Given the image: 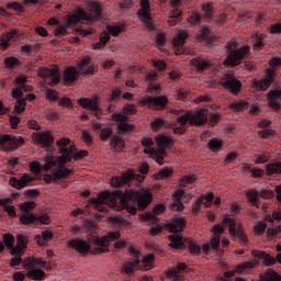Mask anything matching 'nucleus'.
I'll return each instance as SVG.
<instances>
[{
	"mask_svg": "<svg viewBox=\"0 0 281 281\" xmlns=\"http://www.w3.org/2000/svg\"><path fill=\"white\" fill-rule=\"evenodd\" d=\"M20 223L22 225H34V223H41V225H49V223H52V218L46 213L25 214L20 215Z\"/></svg>",
	"mask_w": 281,
	"mask_h": 281,
	"instance_id": "nucleus-15",
	"label": "nucleus"
},
{
	"mask_svg": "<svg viewBox=\"0 0 281 281\" xmlns=\"http://www.w3.org/2000/svg\"><path fill=\"white\" fill-rule=\"evenodd\" d=\"M77 102L81 109H88V111H91L95 117L102 115V108H100V99L98 97H93L92 99L80 98Z\"/></svg>",
	"mask_w": 281,
	"mask_h": 281,
	"instance_id": "nucleus-17",
	"label": "nucleus"
},
{
	"mask_svg": "<svg viewBox=\"0 0 281 281\" xmlns=\"http://www.w3.org/2000/svg\"><path fill=\"white\" fill-rule=\"evenodd\" d=\"M186 227V217H175L171 222L167 223V229L171 234H179Z\"/></svg>",
	"mask_w": 281,
	"mask_h": 281,
	"instance_id": "nucleus-29",
	"label": "nucleus"
},
{
	"mask_svg": "<svg viewBox=\"0 0 281 281\" xmlns=\"http://www.w3.org/2000/svg\"><path fill=\"white\" fill-rule=\"evenodd\" d=\"M19 36V31L16 29H12L10 32L4 33L0 36V47L5 50L10 47V42L12 38H16Z\"/></svg>",
	"mask_w": 281,
	"mask_h": 281,
	"instance_id": "nucleus-33",
	"label": "nucleus"
},
{
	"mask_svg": "<svg viewBox=\"0 0 281 281\" xmlns=\"http://www.w3.org/2000/svg\"><path fill=\"white\" fill-rule=\"evenodd\" d=\"M60 139H66L68 142L64 145V148H66L67 150H70V160L74 159L75 161H80V159H85V157L89 156V151L87 150H80L75 153L76 147L74 145L69 146V144H71V139L69 138H60Z\"/></svg>",
	"mask_w": 281,
	"mask_h": 281,
	"instance_id": "nucleus-27",
	"label": "nucleus"
},
{
	"mask_svg": "<svg viewBox=\"0 0 281 281\" xmlns=\"http://www.w3.org/2000/svg\"><path fill=\"white\" fill-rule=\"evenodd\" d=\"M120 232H110L108 236L94 237L92 240H90L92 245H95V247L92 248L91 254L93 256H99V254H108L109 243H111V240H120Z\"/></svg>",
	"mask_w": 281,
	"mask_h": 281,
	"instance_id": "nucleus-9",
	"label": "nucleus"
},
{
	"mask_svg": "<svg viewBox=\"0 0 281 281\" xmlns=\"http://www.w3.org/2000/svg\"><path fill=\"white\" fill-rule=\"evenodd\" d=\"M209 148L212 150V153H218L221 151V148H223V140L218 138H212L209 142Z\"/></svg>",
	"mask_w": 281,
	"mask_h": 281,
	"instance_id": "nucleus-51",
	"label": "nucleus"
},
{
	"mask_svg": "<svg viewBox=\"0 0 281 281\" xmlns=\"http://www.w3.org/2000/svg\"><path fill=\"white\" fill-rule=\"evenodd\" d=\"M269 221H270V223H276V221H277V223H281V210L276 209L272 212L271 216H269Z\"/></svg>",
	"mask_w": 281,
	"mask_h": 281,
	"instance_id": "nucleus-61",
	"label": "nucleus"
},
{
	"mask_svg": "<svg viewBox=\"0 0 281 281\" xmlns=\"http://www.w3.org/2000/svg\"><path fill=\"white\" fill-rule=\"evenodd\" d=\"M186 269H188V265L183 262H178L177 268L168 269L166 276L167 278H169V280L181 281L183 280V277L179 274V271H186Z\"/></svg>",
	"mask_w": 281,
	"mask_h": 281,
	"instance_id": "nucleus-30",
	"label": "nucleus"
},
{
	"mask_svg": "<svg viewBox=\"0 0 281 281\" xmlns=\"http://www.w3.org/2000/svg\"><path fill=\"white\" fill-rule=\"evenodd\" d=\"M266 175L273 177V175H281V161L269 162L266 165Z\"/></svg>",
	"mask_w": 281,
	"mask_h": 281,
	"instance_id": "nucleus-39",
	"label": "nucleus"
},
{
	"mask_svg": "<svg viewBox=\"0 0 281 281\" xmlns=\"http://www.w3.org/2000/svg\"><path fill=\"white\" fill-rule=\"evenodd\" d=\"M191 63L198 69V71H205V69H207L209 67L212 66V64H210V61H207L201 57L193 58L191 60Z\"/></svg>",
	"mask_w": 281,
	"mask_h": 281,
	"instance_id": "nucleus-41",
	"label": "nucleus"
},
{
	"mask_svg": "<svg viewBox=\"0 0 281 281\" xmlns=\"http://www.w3.org/2000/svg\"><path fill=\"white\" fill-rule=\"evenodd\" d=\"M168 113L177 117L172 126L176 135H184L190 126H203L207 124V112L203 109L190 110L187 113L183 109H171Z\"/></svg>",
	"mask_w": 281,
	"mask_h": 281,
	"instance_id": "nucleus-2",
	"label": "nucleus"
},
{
	"mask_svg": "<svg viewBox=\"0 0 281 281\" xmlns=\"http://www.w3.org/2000/svg\"><path fill=\"white\" fill-rule=\"evenodd\" d=\"M67 139L57 140L56 145L59 148V157H57V169L52 170V175L45 173V183H53V181H60V179H67L70 175H74V170L65 167L66 164H71V150L65 148V144H68Z\"/></svg>",
	"mask_w": 281,
	"mask_h": 281,
	"instance_id": "nucleus-3",
	"label": "nucleus"
},
{
	"mask_svg": "<svg viewBox=\"0 0 281 281\" xmlns=\"http://www.w3.org/2000/svg\"><path fill=\"white\" fill-rule=\"evenodd\" d=\"M25 144V139L23 137H15L10 134L0 135V146L1 150L4 153H12V150H16L20 146Z\"/></svg>",
	"mask_w": 281,
	"mask_h": 281,
	"instance_id": "nucleus-13",
	"label": "nucleus"
},
{
	"mask_svg": "<svg viewBox=\"0 0 281 281\" xmlns=\"http://www.w3.org/2000/svg\"><path fill=\"white\" fill-rule=\"evenodd\" d=\"M169 103L170 100L166 95H146L139 101L140 106H148L153 111H165Z\"/></svg>",
	"mask_w": 281,
	"mask_h": 281,
	"instance_id": "nucleus-11",
	"label": "nucleus"
},
{
	"mask_svg": "<svg viewBox=\"0 0 281 281\" xmlns=\"http://www.w3.org/2000/svg\"><path fill=\"white\" fill-rule=\"evenodd\" d=\"M8 203H10V199H0V205H3L4 212L14 218V216H16V209L14 205H8Z\"/></svg>",
	"mask_w": 281,
	"mask_h": 281,
	"instance_id": "nucleus-46",
	"label": "nucleus"
},
{
	"mask_svg": "<svg viewBox=\"0 0 281 281\" xmlns=\"http://www.w3.org/2000/svg\"><path fill=\"white\" fill-rule=\"evenodd\" d=\"M20 207L23 212L21 214V216H25V214H36V213H32V210H34V207H36V202L26 201V202L22 203Z\"/></svg>",
	"mask_w": 281,
	"mask_h": 281,
	"instance_id": "nucleus-48",
	"label": "nucleus"
},
{
	"mask_svg": "<svg viewBox=\"0 0 281 281\" xmlns=\"http://www.w3.org/2000/svg\"><path fill=\"white\" fill-rule=\"evenodd\" d=\"M102 19V5L99 2H90L85 9H77L74 14L68 16L67 24L74 27L80 21H100Z\"/></svg>",
	"mask_w": 281,
	"mask_h": 281,
	"instance_id": "nucleus-4",
	"label": "nucleus"
},
{
	"mask_svg": "<svg viewBox=\"0 0 281 281\" xmlns=\"http://www.w3.org/2000/svg\"><path fill=\"white\" fill-rule=\"evenodd\" d=\"M261 281H281V276L276 271H270L266 276L261 277Z\"/></svg>",
	"mask_w": 281,
	"mask_h": 281,
	"instance_id": "nucleus-55",
	"label": "nucleus"
},
{
	"mask_svg": "<svg viewBox=\"0 0 281 281\" xmlns=\"http://www.w3.org/2000/svg\"><path fill=\"white\" fill-rule=\"evenodd\" d=\"M13 82L14 85H20L24 92L32 91V86L27 85V77L23 75L18 76Z\"/></svg>",
	"mask_w": 281,
	"mask_h": 281,
	"instance_id": "nucleus-45",
	"label": "nucleus"
},
{
	"mask_svg": "<svg viewBox=\"0 0 281 281\" xmlns=\"http://www.w3.org/2000/svg\"><path fill=\"white\" fill-rule=\"evenodd\" d=\"M91 63V58L86 57L79 63V71L82 76H93L98 71V66L89 64Z\"/></svg>",
	"mask_w": 281,
	"mask_h": 281,
	"instance_id": "nucleus-28",
	"label": "nucleus"
},
{
	"mask_svg": "<svg viewBox=\"0 0 281 281\" xmlns=\"http://www.w3.org/2000/svg\"><path fill=\"white\" fill-rule=\"evenodd\" d=\"M68 247H70V249H74L78 254H81V256H87L89 252L91 254L93 251V248H91V244L80 238L70 239L68 241Z\"/></svg>",
	"mask_w": 281,
	"mask_h": 281,
	"instance_id": "nucleus-21",
	"label": "nucleus"
},
{
	"mask_svg": "<svg viewBox=\"0 0 281 281\" xmlns=\"http://www.w3.org/2000/svg\"><path fill=\"white\" fill-rule=\"evenodd\" d=\"M169 247L172 249H186L187 243L189 251L192 254V256H199V254H201V246L196 245L194 241L183 238L182 236L171 235L169 236Z\"/></svg>",
	"mask_w": 281,
	"mask_h": 281,
	"instance_id": "nucleus-10",
	"label": "nucleus"
},
{
	"mask_svg": "<svg viewBox=\"0 0 281 281\" xmlns=\"http://www.w3.org/2000/svg\"><path fill=\"white\" fill-rule=\"evenodd\" d=\"M267 234H268L269 238H276V236H278V234H281V225L276 226V227H269L267 229Z\"/></svg>",
	"mask_w": 281,
	"mask_h": 281,
	"instance_id": "nucleus-62",
	"label": "nucleus"
},
{
	"mask_svg": "<svg viewBox=\"0 0 281 281\" xmlns=\"http://www.w3.org/2000/svg\"><path fill=\"white\" fill-rule=\"evenodd\" d=\"M220 85L227 89L229 93L233 95H238L240 93V89H243V83L238 80L234 75L226 74L220 79Z\"/></svg>",
	"mask_w": 281,
	"mask_h": 281,
	"instance_id": "nucleus-14",
	"label": "nucleus"
},
{
	"mask_svg": "<svg viewBox=\"0 0 281 281\" xmlns=\"http://www.w3.org/2000/svg\"><path fill=\"white\" fill-rule=\"evenodd\" d=\"M3 243L8 249H12V247H14V236L11 234H4Z\"/></svg>",
	"mask_w": 281,
	"mask_h": 281,
	"instance_id": "nucleus-59",
	"label": "nucleus"
},
{
	"mask_svg": "<svg viewBox=\"0 0 281 281\" xmlns=\"http://www.w3.org/2000/svg\"><path fill=\"white\" fill-rule=\"evenodd\" d=\"M149 203H153V192L148 189L126 190L124 193L103 191L89 200V205L97 212L106 214L109 210L105 205H110L117 211L126 210L133 216L137 214V210H146Z\"/></svg>",
	"mask_w": 281,
	"mask_h": 281,
	"instance_id": "nucleus-1",
	"label": "nucleus"
},
{
	"mask_svg": "<svg viewBox=\"0 0 281 281\" xmlns=\"http://www.w3.org/2000/svg\"><path fill=\"white\" fill-rule=\"evenodd\" d=\"M80 74L78 72V68L76 67H68L64 72V80L65 82H76Z\"/></svg>",
	"mask_w": 281,
	"mask_h": 281,
	"instance_id": "nucleus-38",
	"label": "nucleus"
},
{
	"mask_svg": "<svg viewBox=\"0 0 281 281\" xmlns=\"http://www.w3.org/2000/svg\"><path fill=\"white\" fill-rule=\"evenodd\" d=\"M122 101V89L121 88H114L110 91V102H114L117 104V102Z\"/></svg>",
	"mask_w": 281,
	"mask_h": 281,
	"instance_id": "nucleus-50",
	"label": "nucleus"
},
{
	"mask_svg": "<svg viewBox=\"0 0 281 281\" xmlns=\"http://www.w3.org/2000/svg\"><path fill=\"white\" fill-rule=\"evenodd\" d=\"M3 64L7 69H16V67H21V59L16 57H7L3 59Z\"/></svg>",
	"mask_w": 281,
	"mask_h": 281,
	"instance_id": "nucleus-44",
	"label": "nucleus"
},
{
	"mask_svg": "<svg viewBox=\"0 0 281 281\" xmlns=\"http://www.w3.org/2000/svg\"><path fill=\"white\" fill-rule=\"evenodd\" d=\"M173 173L175 171H172V169L164 168L158 171L157 179H170V177H172Z\"/></svg>",
	"mask_w": 281,
	"mask_h": 281,
	"instance_id": "nucleus-54",
	"label": "nucleus"
},
{
	"mask_svg": "<svg viewBox=\"0 0 281 281\" xmlns=\"http://www.w3.org/2000/svg\"><path fill=\"white\" fill-rule=\"evenodd\" d=\"M213 237L211 238V244H204L202 249L210 251V249H218L221 245V236L225 234V227L221 224H216L213 229Z\"/></svg>",
	"mask_w": 281,
	"mask_h": 281,
	"instance_id": "nucleus-19",
	"label": "nucleus"
},
{
	"mask_svg": "<svg viewBox=\"0 0 281 281\" xmlns=\"http://www.w3.org/2000/svg\"><path fill=\"white\" fill-rule=\"evenodd\" d=\"M188 38L187 32H179L173 38V47L178 48V54H183V45H186V40Z\"/></svg>",
	"mask_w": 281,
	"mask_h": 281,
	"instance_id": "nucleus-37",
	"label": "nucleus"
},
{
	"mask_svg": "<svg viewBox=\"0 0 281 281\" xmlns=\"http://www.w3.org/2000/svg\"><path fill=\"white\" fill-rule=\"evenodd\" d=\"M52 238H54V233L49 231L42 232V236L41 235L35 236V240H37V245H40L41 247L45 246V240L49 241L52 240Z\"/></svg>",
	"mask_w": 281,
	"mask_h": 281,
	"instance_id": "nucleus-43",
	"label": "nucleus"
},
{
	"mask_svg": "<svg viewBox=\"0 0 281 281\" xmlns=\"http://www.w3.org/2000/svg\"><path fill=\"white\" fill-rule=\"evenodd\" d=\"M135 179V172L127 171L121 178H113L112 183L114 188H122V186H126V183H131Z\"/></svg>",
	"mask_w": 281,
	"mask_h": 281,
	"instance_id": "nucleus-34",
	"label": "nucleus"
},
{
	"mask_svg": "<svg viewBox=\"0 0 281 281\" xmlns=\"http://www.w3.org/2000/svg\"><path fill=\"white\" fill-rule=\"evenodd\" d=\"M222 223L228 227L229 236L235 243H240V245H247V235L245 234V229H243V225L236 223V220L229 217V215H225L223 217Z\"/></svg>",
	"mask_w": 281,
	"mask_h": 281,
	"instance_id": "nucleus-8",
	"label": "nucleus"
},
{
	"mask_svg": "<svg viewBox=\"0 0 281 281\" xmlns=\"http://www.w3.org/2000/svg\"><path fill=\"white\" fill-rule=\"evenodd\" d=\"M40 78H50L53 85L60 82V72L56 68L42 67L38 69Z\"/></svg>",
	"mask_w": 281,
	"mask_h": 281,
	"instance_id": "nucleus-24",
	"label": "nucleus"
},
{
	"mask_svg": "<svg viewBox=\"0 0 281 281\" xmlns=\"http://www.w3.org/2000/svg\"><path fill=\"white\" fill-rule=\"evenodd\" d=\"M138 19L142 23L148 27V30H155L153 25V14H150V1L140 0V9L137 11Z\"/></svg>",
	"mask_w": 281,
	"mask_h": 281,
	"instance_id": "nucleus-16",
	"label": "nucleus"
},
{
	"mask_svg": "<svg viewBox=\"0 0 281 281\" xmlns=\"http://www.w3.org/2000/svg\"><path fill=\"white\" fill-rule=\"evenodd\" d=\"M200 41H206L207 43H214L216 37L212 34V31L207 26H203L198 34Z\"/></svg>",
	"mask_w": 281,
	"mask_h": 281,
	"instance_id": "nucleus-40",
	"label": "nucleus"
},
{
	"mask_svg": "<svg viewBox=\"0 0 281 281\" xmlns=\"http://www.w3.org/2000/svg\"><path fill=\"white\" fill-rule=\"evenodd\" d=\"M27 105V100L26 99H16L15 105H14V111L18 114H21L25 111V106Z\"/></svg>",
	"mask_w": 281,
	"mask_h": 281,
	"instance_id": "nucleus-52",
	"label": "nucleus"
},
{
	"mask_svg": "<svg viewBox=\"0 0 281 281\" xmlns=\"http://www.w3.org/2000/svg\"><path fill=\"white\" fill-rule=\"evenodd\" d=\"M257 134L262 139H269V137H273L276 135V131H273L271 128H265V130L257 132Z\"/></svg>",
	"mask_w": 281,
	"mask_h": 281,
	"instance_id": "nucleus-57",
	"label": "nucleus"
},
{
	"mask_svg": "<svg viewBox=\"0 0 281 281\" xmlns=\"http://www.w3.org/2000/svg\"><path fill=\"white\" fill-rule=\"evenodd\" d=\"M36 181L34 177L30 173H24L20 179L15 177L10 178L9 184L15 190H23V188H27V186H32V183Z\"/></svg>",
	"mask_w": 281,
	"mask_h": 281,
	"instance_id": "nucleus-22",
	"label": "nucleus"
},
{
	"mask_svg": "<svg viewBox=\"0 0 281 281\" xmlns=\"http://www.w3.org/2000/svg\"><path fill=\"white\" fill-rule=\"evenodd\" d=\"M231 109L234 111H246V109H249V102L247 101H237L231 104Z\"/></svg>",
	"mask_w": 281,
	"mask_h": 281,
	"instance_id": "nucleus-53",
	"label": "nucleus"
},
{
	"mask_svg": "<svg viewBox=\"0 0 281 281\" xmlns=\"http://www.w3.org/2000/svg\"><path fill=\"white\" fill-rule=\"evenodd\" d=\"M265 38H267L265 34H260V33L256 34L255 38L251 41L252 47L254 49H256V52H260V49L265 47Z\"/></svg>",
	"mask_w": 281,
	"mask_h": 281,
	"instance_id": "nucleus-42",
	"label": "nucleus"
},
{
	"mask_svg": "<svg viewBox=\"0 0 281 281\" xmlns=\"http://www.w3.org/2000/svg\"><path fill=\"white\" fill-rule=\"evenodd\" d=\"M188 1L190 0H171V7L173 8V10L169 13L168 23L170 25H177V23L181 21V14H183V12H181L179 8H181L182 3H186Z\"/></svg>",
	"mask_w": 281,
	"mask_h": 281,
	"instance_id": "nucleus-23",
	"label": "nucleus"
},
{
	"mask_svg": "<svg viewBox=\"0 0 281 281\" xmlns=\"http://www.w3.org/2000/svg\"><path fill=\"white\" fill-rule=\"evenodd\" d=\"M226 52H227V58L226 63L231 67H238L245 58H249V52L250 47L249 45H245L241 47H238V44L236 41H229L226 44Z\"/></svg>",
	"mask_w": 281,
	"mask_h": 281,
	"instance_id": "nucleus-5",
	"label": "nucleus"
},
{
	"mask_svg": "<svg viewBox=\"0 0 281 281\" xmlns=\"http://www.w3.org/2000/svg\"><path fill=\"white\" fill-rule=\"evenodd\" d=\"M155 262V256L154 255H147L143 257L142 260L134 259L132 261H127L123 263L122 271L123 273H133L134 271H137V269H140V271H150L153 269Z\"/></svg>",
	"mask_w": 281,
	"mask_h": 281,
	"instance_id": "nucleus-7",
	"label": "nucleus"
},
{
	"mask_svg": "<svg viewBox=\"0 0 281 281\" xmlns=\"http://www.w3.org/2000/svg\"><path fill=\"white\" fill-rule=\"evenodd\" d=\"M212 16H214V7L212 3H205L202 5V14L193 12L191 15L188 18V23L190 25H201L203 21H211Z\"/></svg>",
	"mask_w": 281,
	"mask_h": 281,
	"instance_id": "nucleus-12",
	"label": "nucleus"
},
{
	"mask_svg": "<svg viewBox=\"0 0 281 281\" xmlns=\"http://www.w3.org/2000/svg\"><path fill=\"white\" fill-rule=\"evenodd\" d=\"M157 146L160 150H166L170 144H172V139L169 136H159L156 140Z\"/></svg>",
	"mask_w": 281,
	"mask_h": 281,
	"instance_id": "nucleus-47",
	"label": "nucleus"
},
{
	"mask_svg": "<svg viewBox=\"0 0 281 281\" xmlns=\"http://www.w3.org/2000/svg\"><path fill=\"white\" fill-rule=\"evenodd\" d=\"M252 256H255V258H259L260 260H263V265L266 267H273V265H276V258L271 257L269 254L265 252V251H254Z\"/></svg>",
	"mask_w": 281,
	"mask_h": 281,
	"instance_id": "nucleus-36",
	"label": "nucleus"
},
{
	"mask_svg": "<svg viewBox=\"0 0 281 281\" xmlns=\"http://www.w3.org/2000/svg\"><path fill=\"white\" fill-rule=\"evenodd\" d=\"M24 266L29 269L27 276L31 280L41 281L45 278V271L43 269H47V261L36 257H29L25 259Z\"/></svg>",
	"mask_w": 281,
	"mask_h": 281,
	"instance_id": "nucleus-6",
	"label": "nucleus"
},
{
	"mask_svg": "<svg viewBox=\"0 0 281 281\" xmlns=\"http://www.w3.org/2000/svg\"><path fill=\"white\" fill-rule=\"evenodd\" d=\"M166 212V205L164 204H157L153 212H147L144 215V221H151L153 223H158L159 218L157 216H161Z\"/></svg>",
	"mask_w": 281,
	"mask_h": 281,
	"instance_id": "nucleus-31",
	"label": "nucleus"
},
{
	"mask_svg": "<svg viewBox=\"0 0 281 281\" xmlns=\"http://www.w3.org/2000/svg\"><path fill=\"white\" fill-rule=\"evenodd\" d=\"M11 95L13 100H23V88H21L20 85H16V87L12 90Z\"/></svg>",
	"mask_w": 281,
	"mask_h": 281,
	"instance_id": "nucleus-58",
	"label": "nucleus"
},
{
	"mask_svg": "<svg viewBox=\"0 0 281 281\" xmlns=\"http://www.w3.org/2000/svg\"><path fill=\"white\" fill-rule=\"evenodd\" d=\"M166 126V121L162 120V119H155L153 122H151V127L155 130V131H158L159 128H164Z\"/></svg>",
	"mask_w": 281,
	"mask_h": 281,
	"instance_id": "nucleus-64",
	"label": "nucleus"
},
{
	"mask_svg": "<svg viewBox=\"0 0 281 281\" xmlns=\"http://www.w3.org/2000/svg\"><path fill=\"white\" fill-rule=\"evenodd\" d=\"M112 117L114 122H119L117 130L121 133H128V131H133V125L126 123V116L122 113H114Z\"/></svg>",
	"mask_w": 281,
	"mask_h": 281,
	"instance_id": "nucleus-32",
	"label": "nucleus"
},
{
	"mask_svg": "<svg viewBox=\"0 0 281 281\" xmlns=\"http://www.w3.org/2000/svg\"><path fill=\"white\" fill-rule=\"evenodd\" d=\"M16 240H18V247H21L22 249H27V237L25 235H18L16 236Z\"/></svg>",
	"mask_w": 281,
	"mask_h": 281,
	"instance_id": "nucleus-60",
	"label": "nucleus"
},
{
	"mask_svg": "<svg viewBox=\"0 0 281 281\" xmlns=\"http://www.w3.org/2000/svg\"><path fill=\"white\" fill-rule=\"evenodd\" d=\"M182 196H186V191L182 189H178L172 198V201L170 203V210H173L176 212H182L184 210L183 202H181Z\"/></svg>",
	"mask_w": 281,
	"mask_h": 281,
	"instance_id": "nucleus-26",
	"label": "nucleus"
},
{
	"mask_svg": "<svg viewBox=\"0 0 281 281\" xmlns=\"http://www.w3.org/2000/svg\"><path fill=\"white\" fill-rule=\"evenodd\" d=\"M125 27L126 26H124V24L109 25L108 32L111 36H120V34L124 32Z\"/></svg>",
	"mask_w": 281,
	"mask_h": 281,
	"instance_id": "nucleus-49",
	"label": "nucleus"
},
{
	"mask_svg": "<svg viewBox=\"0 0 281 281\" xmlns=\"http://www.w3.org/2000/svg\"><path fill=\"white\" fill-rule=\"evenodd\" d=\"M58 166V161L54 156H48L45 158V162L43 166L41 164L33 161L30 164V170L33 175H41V170H45L46 172L52 170V168H56Z\"/></svg>",
	"mask_w": 281,
	"mask_h": 281,
	"instance_id": "nucleus-18",
	"label": "nucleus"
},
{
	"mask_svg": "<svg viewBox=\"0 0 281 281\" xmlns=\"http://www.w3.org/2000/svg\"><path fill=\"white\" fill-rule=\"evenodd\" d=\"M247 199L250 201L254 205H258L259 198L257 191H248L247 192Z\"/></svg>",
	"mask_w": 281,
	"mask_h": 281,
	"instance_id": "nucleus-63",
	"label": "nucleus"
},
{
	"mask_svg": "<svg viewBox=\"0 0 281 281\" xmlns=\"http://www.w3.org/2000/svg\"><path fill=\"white\" fill-rule=\"evenodd\" d=\"M123 115L126 117V115H135L137 113V109L135 108V104H125L122 110Z\"/></svg>",
	"mask_w": 281,
	"mask_h": 281,
	"instance_id": "nucleus-56",
	"label": "nucleus"
},
{
	"mask_svg": "<svg viewBox=\"0 0 281 281\" xmlns=\"http://www.w3.org/2000/svg\"><path fill=\"white\" fill-rule=\"evenodd\" d=\"M146 82H148V91L153 93L154 91H159V85L155 83L159 80V75L155 71H150L145 77Z\"/></svg>",
	"mask_w": 281,
	"mask_h": 281,
	"instance_id": "nucleus-35",
	"label": "nucleus"
},
{
	"mask_svg": "<svg viewBox=\"0 0 281 281\" xmlns=\"http://www.w3.org/2000/svg\"><path fill=\"white\" fill-rule=\"evenodd\" d=\"M276 82V70L268 68L263 79L254 82V87L257 91H267L271 85Z\"/></svg>",
	"mask_w": 281,
	"mask_h": 281,
	"instance_id": "nucleus-20",
	"label": "nucleus"
},
{
	"mask_svg": "<svg viewBox=\"0 0 281 281\" xmlns=\"http://www.w3.org/2000/svg\"><path fill=\"white\" fill-rule=\"evenodd\" d=\"M35 142L42 148H52V145L54 144V135H52L50 132H38L35 135Z\"/></svg>",
	"mask_w": 281,
	"mask_h": 281,
	"instance_id": "nucleus-25",
	"label": "nucleus"
}]
</instances>
